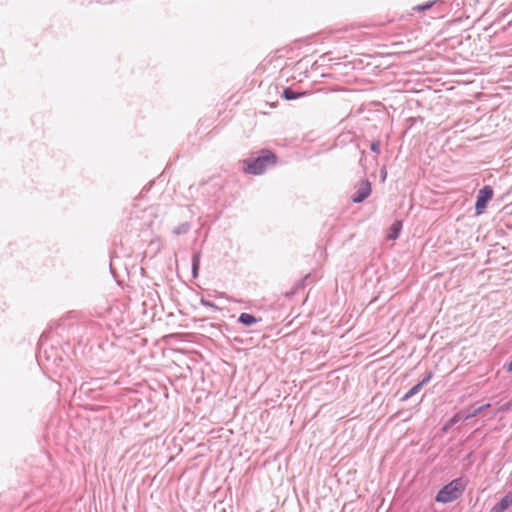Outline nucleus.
<instances>
[{
    "label": "nucleus",
    "mask_w": 512,
    "mask_h": 512,
    "mask_svg": "<svg viewBox=\"0 0 512 512\" xmlns=\"http://www.w3.org/2000/svg\"><path fill=\"white\" fill-rule=\"evenodd\" d=\"M192 268H193V274H194V276H196L198 268H199V256L198 255H195L193 257Z\"/></svg>",
    "instance_id": "13"
},
{
    "label": "nucleus",
    "mask_w": 512,
    "mask_h": 512,
    "mask_svg": "<svg viewBox=\"0 0 512 512\" xmlns=\"http://www.w3.org/2000/svg\"><path fill=\"white\" fill-rule=\"evenodd\" d=\"M303 94L302 93H297L295 91H293L292 89L290 88H286L284 89L283 91V97L286 99V100H294V99H297L299 98L300 96H302Z\"/></svg>",
    "instance_id": "12"
},
{
    "label": "nucleus",
    "mask_w": 512,
    "mask_h": 512,
    "mask_svg": "<svg viewBox=\"0 0 512 512\" xmlns=\"http://www.w3.org/2000/svg\"><path fill=\"white\" fill-rule=\"evenodd\" d=\"M431 5H426L425 7H422L421 9L429 8Z\"/></svg>",
    "instance_id": "18"
},
{
    "label": "nucleus",
    "mask_w": 512,
    "mask_h": 512,
    "mask_svg": "<svg viewBox=\"0 0 512 512\" xmlns=\"http://www.w3.org/2000/svg\"><path fill=\"white\" fill-rule=\"evenodd\" d=\"M464 411L458 412L455 414L445 425L444 429H447L449 427H452L454 424H456L459 421H465L466 419L463 417Z\"/></svg>",
    "instance_id": "11"
},
{
    "label": "nucleus",
    "mask_w": 512,
    "mask_h": 512,
    "mask_svg": "<svg viewBox=\"0 0 512 512\" xmlns=\"http://www.w3.org/2000/svg\"><path fill=\"white\" fill-rule=\"evenodd\" d=\"M490 406V404H485V405H482L474 410H467V411H464V418L467 420L469 418H472V417H475L476 415H478L479 413H481L484 409L488 408Z\"/></svg>",
    "instance_id": "9"
},
{
    "label": "nucleus",
    "mask_w": 512,
    "mask_h": 512,
    "mask_svg": "<svg viewBox=\"0 0 512 512\" xmlns=\"http://www.w3.org/2000/svg\"><path fill=\"white\" fill-rule=\"evenodd\" d=\"M432 378V373L429 372L426 377L421 381L419 382L418 384L414 385L402 398V400H407L409 398H411L413 395L417 394L421 389L422 387L427 384L430 379Z\"/></svg>",
    "instance_id": "5"
},
{
    "label": "nucleus",
    "mask_w": 512,
    "mask_h": 512,
    "mask_svg": "<svg viewBox=\"0 0 512 512\" xmlns=\"http://www.w3.org/2000/svg\"><path fill=\"white\" fill-rule=\"evenodd\" d=\"M401 228H402V222L401 221L394 222L391 225V227H390L389 234H388V239H390V240L397 239L398 236H399V233L401 231Z\"/></svg>",
    "instance_id": "7"
},
{
    "label": "nucleus",
    "mask_w": 512,
    "mask_h": 512,
    "mask_svg": "<svg viewBox=\"0 0 512 512\" xmlns=\"http://www.w3.org/2000/svg\"><path fill=\"white\" fill-rule=\"evenodd\" d=\"M382 176H383V181H384L385 178H386V171L385 170H382Z\"/></svg>",
    "instance_id": "17"
},
{
    "label": "nucleus",
    "mask_w": 512,
    "mask_h": 512,
    "mask_svg": "<svg viewBox=\"0 0 512 512\" xmlns=\"http://www.w3.org/2000/svg\"><path fill=\"white\" fill-rule=\"evenodd\" d=\"M355 188L356 192L352 196L355 203L364 201L371 194V184L368 180H361Z\"/></svg>",
    "instance_id": "4"
},
{
    "label": "nucleus",
    "mask_w": 512,
    "mask_h": 512,
    "mask_svg": "<svg viewBox=\"0 0 512 512\" xmlns=\"http://www.w3.org/2000/svg\"><path fill=\"white\" fill-rule=\"evenodd\" d=\"M512 505V494L504 496L500 502L493 506L491 512H504Z\"/></svg>",
    "instance_id": "6"
},
{
    "label": "nucleus",
    "mask_w": 512,
    "mask_h": 512,
    "mask_svg": "<svg viewBox=\"0 0 512 512\" xmlns=\"http://www.w3.org/2000/svg\"><path fill=\"white\" fill-rule=\"evenodd\" d=\"M370 148L374 153L379 154L380 153V142L373 141L370 145Z\"/></svg>",
    "instance_id": "14"
},
{
    "label": "nucleus",
    "mask_w": 512,
    "mask_h": 512,
    "mask_svg": "<svg viewBox=\"0 0 512 512\" xmlns=\"http://www.w3.org/2000/svg\"><path fill=\"white\" fill-rule=\"evenodd\" d=\"M464 411L458 412L455 414L445 425L444 429H447L449 427H452L454 424H456L459 421H465L466 419L463 417Z\"/></svg>",
    "instance_id": "10"
},
{
    "label": "nucleus",
    "mask_w": 512,
    "mask_h": 512,
    "mask_svg": "<svg viewBox=\"0 0 512 512\" xmlns=\"http://www.w3.org/2000/svg\"><path fill=\"white\" fill-rule=\"evenodd\" d=\"M275 155L270 151H262V154L253 159L247 161L245 171L250 174H261L268 166L275 164Z\"/></svg>",
    "instance_id": "2"
},
{
    "label": "nucleus",
    "mask_w": 512,
    "mask_h": 512,
    "mask_svg": "<svg viewBox=\"0 0 512 512\" xmlns=\"http://www.w3.org/2000/svg\"><path fill=\"white\" fill-rule=\"evenodd\" d=\"M200 302H201V304H202L203 306L210 307V308H213V309H215V310H218V309H219V308H218V307H217L213 302H211V301H209V300H206V299H203V298H202Z\"/></svg>",
    "instance_id": "15"
},
{
    "label": "nucleus",
    "mask_w": 512,
    "mask_h": 512,
    "mask_svg": "<svg viewBox=\"0 0 512 512\" xmlns=\"http://www.w3.org/2000/svg\"><path fill=\"white\" fill-rule=\"evenodd\" d=\"M238 321L245 326H252L258 322V320L253 315L248 313H242L239 316Z\"/></svg>",
    "instance_id": "8"
},
{
    "label": "nucleus",
    "mask_w": 512,
    "mask_h": 512,
    "mask_svg": "<svg viewBox=\"0 0 512 512\" xmlns=\"http://www.w3.org/2000/svg\"><path fill=\"white\" fill-rule=\"evenodd\" d=\"M492 197L493 189L490 186H484L482 189L479 190L477 195V201L475 204L477 215H480L484 212L487 203L492 199Z\"/></svg>",
    "instance_id": "3"
},
{
    "label": "nucleus",
    "mask_w": 512,
    "mask_h": 512,
    "mask_svg": "<svg viewBox=\"0 0 512 512\" xmlns=\"http://www.w3.org/2000/svg\"><path fill=\"white\" fill-rule=\"evenodd\" d=\"M466 487V481L462 478L454 479L445 485L436 495V501L449 503L458 499Z\"/></svg>",
    "instance_id": "1"
},
{
    "label": "nucleus",
    "mask_w": 512,
    "mask_h": 512,
    "mask_svg": "<svg viewBox=\"0 0 512 512\" xmlns=\"http://www.w3.org/2000/svg\"><path fill=\"white\" fill-rule=\"evenodd\" d=\"M508 371L512 372V361L508 364Z\"/></svg>",
    "instance_id": "16"
}]
</instances>
